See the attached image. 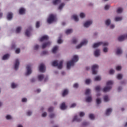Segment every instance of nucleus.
<instances>
[{
	"mask_svg": "<svg viewBox=\"0 0 127 127\" xmlns=\"http://www.w3.org/2000/svg\"><path fill=\"white\" fill-rule=\"evenodd\" d=\"M79 87V84H78V83H75L73 85V88H75L76 89H77V88H78Z\"/></svg>",
	"mask_w": 127,
	"mask_h": 127,
	"instance_id": "3c124183",
	"label": "nucleus"
},
{
	"mask_svg": "<svg viewBox=\"0 0 127 127\" xmlns=\"http://www.w3.org/2000/svg\"><path fill=\"white\" fill-rule=\"evenodd\" d=\"M110 28H111V29H113V28H115V25H114V24H111V25H110Z\"/></svg>",
	"mask_w": 127,
	"mask_h": 127,
	"instance_id": "338daca9",
	"label": "nucleus"
},
{
	"mask_svg": "<svg viewBox=\"0 0 127 127\" xmlns=\"http://www.w3.org/2000/svg\"><path fill=\"white\" fill-rule=\"evenodd\" d=\"M101 103H102L101 99L97 98L96 99V103L97 104V105H100V104H101Z\"/></svg>",
	"mask_w": 127,
	"mask_h": 127,
	"instance_id": "a19ab883",
	"label": "nucleus"
},
{
	"mask_svg": "<svg viewBox=\"0 0 127 127\" xmlns=\"http://www.w3.org/2000/svg\"><path fill=\"white\" fill-rule=\"evenodd\" d=\"M12 15L13 14L11 12H8L7 14V19L8 20H11V19H12Z\"/></svg>",
	"mask_w": 127,
	"mask_h": 127,
	"instance_id": "ddd939ff",
	"label": "nucleus"
},
{
	"mask_svg": "<svg viewBox=\"0 0 127 127\" xmlns=\"http://www.w3.org/2000/svg\"><path fill=\"white\" fill-rule=\"evenodd\" d=\"M31 65H30V64H28L27 65V72L26 73V75L28 76V75H30V74L32 73V71H31Z\"/></svg>",
	"mask_w": 127,
	"mask_h": 127,
	"instance_id": "1a4fd4ad",
	"label": "nucleus"
},
{
	"mask_svg": "<svg viewBox=\"0 0 127 127\" xmlns=\"http://www.w3.org/2000/svg\"><path fill=\"white\" fill-rule=\"evenodd\" d=\"M6 120H11V116L10 115H7L6 117Z\"/></svg>",
	"mask_w": 127,
	"mask_h": 127,
	"instance_id": "5fc2aeb1",
	"label": "nucleus"
},
{
	"mask_svg": "<svg viewBox=\"0 0 127 127\" xmlns=\"http://www.w3.org/2000/svg\"><path fill=\"white\" fill-rule=\"evenodd\" d=\"M105 23H106V25H107V26L110 25V24H111V20H110L109 19L106 20L105 21Z\"/></svg>",
	"mask_w": 127,
	"mask_h": 127,
	"instance_id": "2f4dec72",
	"label": "nucleus"
},
{
	"mask_svg": "<svg viewBox=\"0 0 127 127\" xmlns=\"http://www.w3.org/2000/svg\"><path fill=\"white\" fill-rule=\"evenodd\" d=\"M47 116V113L46 112H44V113L42 114V116L44 118Z\"/></svg>",
	"mask_w": 127,
	"mask_h": 127,
	"instance_id": "bf43d9fd",
	"label": "nucleus"
},
{
	"mask_svg": "<svg viewBox=\"0 0 127 127\" xmlns=\"http://www.w3.org/2000/svg\"><path fill=\"white\" fill-rule=\"evenodd\" d=\"M40 26V22L39 21H37L36 23V27L38 28Z\"/></svg>",
	"mask_w": 127,
	"mask_h": 127,
	"instance_id": "c03bdc74",
	"label": "nucleus"
},
{
	"mask_svg": "<svg viewBox=\"0 0 127 127\" xmlns=\"http://www.w3.org/2000/svg\"><path fill=\"white\" fill-rule=\"evenodd\" d=\"M94 55L95 57H99L100 55V50L97 49L94 52Z\"/></svg>",
	"mask_w": 127,
	"mask_h": 127,
	"instance_id": "a211bd4d",
	"label": "nucleus"
},
{
	"mask_svg": "<svg viewBox=\"0 0 127 127\" xmlns=\"http://www.w3.org/2000/svg\"><path fill=\"white\" fill-rule=\"evenodd\" d=\"M89 119L91 120H94L95 119V116L94 114H90L89 116Z\"/></svg>",
	"mask_w": 127,
	"mask_h": 127,
	"instance_id": "473e14b6",
	"label": "nucleus"
},
{
	"mask_svg": "<svg viewBox=\"0 0 127 127\" xmlns=\"http://www.w3.org/2000/svg\"><path fill=\"white\" fill-rule=\"evenodd\" d=\"M86 102L87 103H90V102H92V97L89 96L86 98Z\"/></svg>",
	"mask_w": 127,
	"mask_h": 127,
	"instance_id": "bb28decb",
	"label": "nucleus"
},
{
	"mask_svg": "<svg viewBox=\"0 0 127 127\" xmlns=\"http://www.w3.org/2000/svg\"><path fill=\"white\" fill-rule=\"evenodd\" d=\"M54 110L53 107H50L48 109V112H49L50 113L52 112Z\"/></svg>",
	"mask_w": 127,
	"mask_h": 127,
	"instance_id": "6e6d98bb",
	"label": "nucleus"
},
{
	"mask_svg": "<svg viewBox=\"0 0 127 127\" xmlns=\"http://www.w3.org/2000/svg\"><path fill=\"white\" fill-rule=\"evenodd\" d=\"M38 79L39 81H41L43 79H44V75L43 74H40L38 76Z\"/></svg>",
	"mask_w": 127,
	"mask_h": 127,
	"instance_id": "aec40b11",
	"label": "nucleus"
},
{
	"mask_svg": "<svg viewBox=\"0 0 127 127\" xmlns=\"http://www.w3.org/2000/svg\"><path fill=\"white\" fill-rule=\"evenodd\" d=\"M117 12L118 13H122V12H123V8H118Z\"/></svg>",
	"mask_w": 127,
	"mask_h": 127,
	"instance_id": "c9c22d12",
	"label": "nucleus"
},
{
	"mask_svg": "<svg viewBox=\"0 0 127 127\" xmlns=\"http://www.w3.org/2000/svg\"><path fill=\"white\" fill-rule=\"evenodd\" d=\"M72 43L73 44H76V43H77V39L76 38H73Z\"/></svg>",
	"mask_w": 127,
	"mask_h": 127,
	"instance_id": "37998d69",
	"label": "nucleus"
},
{
	"mask_svg": "<svg viewBox=\"0 0 127 127\" xmlns=\"http://www.w3.org/2000/svg\"><path fill=\"white\" fill-rule=\"evenodd\" d=\"M21 30V27H17V28L16 29V33H19V32H20Z\"/></svg>",
	"mask_w": 127,
	"mask_h": 127,
	"instance_id": "72a5a7b5",
	"label": "nucleus"
},
{
	"mask_svg": "<svg viewBox=\"0 0 127 127\" xmlns=\"http://www.w3.org/2000/svg\"><path fill=\"white\" fill-rule=\"evenodd\" d=\"M122 53H123V51H122V50H121V49L120 48H118L116 52V54L117 55H120V54H122Z\"/></svg>",
	"mask_w": 127,
	"mask_h": 127,
	"instance_id": "a878e982",
	"label": "nucleus"
},
{
	"mask_svg": "<svg viewBox=\"0 0 127 127\" xmlns=\"http://www.w3.org/2000/svg\"><path fill=\"white\" fill-rule=\"evenodd\" d=\"M39 48V46L38 45H36L34 47V50H37Z\"/></svg>",
	"mask_w": 127,
	"mask_h": 127,
	"instance_id": "13d9d810",
	"label": "nucleus"
},
{
	"mask_svg": "<svg viewBox=\"0 0 127 127\" xmlns=\"http://www.w3.org/2000/svg\"><path fill=\"white\" fill-rule=\"evenodd\" d=\"M76 106V104L75 103H73L71 105L70 108H75Z\"/></svg>",
	"mask_w": 127,
	"mask_h": 127,
	"instance_id": "052dcab7",
	"label": "nucleus"
},
{
	"mask_svg": "<svg viewBox=\"0 0 127 127\" xmlns=\"http://www.w3.org/2000/svg\"><path fill=\"white\" fill-rule=\"evenodd\" d=\"M32 30V28L31 27L28 29H27L25 32V35H26V36H28V37L30 36V32Z\"/></svg>",
	"mask_w": 127,
	"mask_h": 127,
	"instance_id": "f8f14e48",
	"label": "nucleus"
},
{
	"mask_svg": "<svg viewBox=\"0 0 127 127\" xmlns=\"http://www.w3.org/2000/svg\"><path fill=\"white\" fill-rule=\"evenodd\" d=\"M113 83V81H108L106 83L107 87H104L102 89L103 92L106 93V92H109V91H110V90L112 89V85Z\"/></svg>",
	"mask_w": 127,
	"mask_h": 127,
	"instance_id": "f03ea898",
	"label": "nucleus"
},
{
	"mask_svg": "<svg viewBox=\"0 0 127 127\" xmlns=\"http://www.w3.org/2000/svg\"><path fill=\"white\" fill-rule=\"evenodd\" d=\"M61 2V0H54L53 1V4L55 5L56 4H58V3H60Z\"/></svg>",
	"mask_w": 127,
	"mask_h": 127,
	"instance_id": "4be33fe9",
	"label": "nucleus"
},
{
	"mask_svg": "<svg viewBox=\"0 0 127 127\" xmlns=\"http://www.w3.org/2000/svg\"><path fill=\"white\" fill-rule=\"evenodd\" d=\"M49 38L47 36L45 35V36H42V37L40 39V41H41V42H42V41H44V40H48Z\"/></svg>",
	"mask_w": 127,
	"mask_h": 127,
	"instance_id": "2eb2a0df",
	"label": "nucleus"
},
{
	"mask_svg": "<svg viewBox=\"0 0 127 127\" xmlns=\"http://www.w3.org/2000/svg\"><path fill=\"white\" fill-rule=\"evenodd\" d=\"M66 95H68V90L64 89L63 93L62 96H63V97H65V96H66Z\"/></svg>",
	"mask_w": 127,
	"mask_h": 127,
	"instance_id": "393cba45",
	"label": "nucleus"
},
{
	"mask_svg": "<svg viewBox=\"0 0 127 127\" xmlns=\"http://www.w3.org/2000/svg\"><path fill=\"white\" fill-rule=\"evenodd\" d=\"M88 43V41L86 39L83 40V41L80 43V44L76 46L77 49L81 48L83 45H86Z\"/></svg>",
	"mask_w": 127,
	"mask_h": 127,
	"instance_id": "6e6552de",
	"label": "nucleus"
},
{
	"mask_svg": "<svg viewBox=\"0 0 127 127\" xmlns=\"http://www.w3.org/2000/svg\"><path fill=\"white\" fill-rule=\"evenodd\" d=\"M104 100L105 102H109V97L107 95L105 96L104 97Z\"/></svg>",
	"mask_w": 127,
	"mask_h": 127,
	"instance_id": "58836bf2",
	"label": "nucleus"
},
{
	"mask_svg": "<svg viewBox=\"0 0 127 127\" xmlns=\"http://www.w3.org/2000/svg\"><path fill=\"white\" fill-rule=\"evenodd\" d=\"M114 73H115V70L114 69H111L109 71V73L112 74H114Z\"/></svg>",
	"mask_w": 127,
	"mask_h": 127,
	"instance_id": "4d7b16f0",
	"label": "nucleus"
},
{
	"mask_svg": "<svg viewBox=\"0 0 127 127\" xmlns=\"http://www.w3.org/2000/svg\"><path fill=\"white\" fill-rule=\"evenodd\" d=\"M54 117H55V115L54 114H52L50 115V118L51 119L54 118Z\"/></svg>",
	"mask_w": 127,
	"mask_h": 127,
	"instance_id": "e2e57ef3",
	"label": "nucleus"
},
{
	"mask_svg": "<svg viewBox=\"0 0 127 127\" xmlns=\"http://www.w3.org/2000/svg\"><path fill=\"white\" fill-rule=\"evenodd\" d=\"M117 79H118V80L123 79V75L121 74H118L117 75Z\"/></svg>",
	"mask_w": 127,
	"mask_h": 127,
	"instance_id": "e433bc0d",
	"label": "nucleus"
},
{
	"mask_svg": "<svg viewBox=\"0 0 127 127\" xmlns=\"http://www.w3.org/2000/svg\"><path fill=\"white\" fill-rule=\"evenodd\" d=\"M55 20H56V16L53 14H51L49 15L47 19V22L48 23H52Z\"/></svg>",
	"mask_w": 127,
	"mask_h": 127,
	"instance_id": "20e7f679",
	"label": "nucleus"
},
{
	"mask_svg": "<svg viewBox=\"0 0 127 127\" xmlns=\"http://www.w3.org/2000/svg\"><path fill=\"white\" fill-rule=\"evenodd\" d=\"M27 101V99L26 98H24L22 99V102L23 103H25V102Z\"/></svg>",
	"mask_w": 127,
	"mask_h": 127,
	"instance_id": "680f3d73",
	"label": "nucleus"
},
{
	"mask_svg": "<svg viewBox=\"0 0 127 127\" xmlns=\"http://www.w3.org/2000/svg\"><path fill=\"white\" fill-rule=\"evenodd\" d=\"M113 111V110L111 108H109L106 110V116H110V115H111V113H112V111Z\"/></svg>",
	"mask_w": 127,
	"mask_h": 127,
	"instance_id": "f3484780",
	"label": "nucleus"
},
{
	"mask_svg": "<svg viewBox=\"0 0 127 127\" xmlns=\"http://www.w3.org/2000/svg\"><path fill=\"white\" fill-rule=\"evenodd\" d=\"M72 18L75 20V21H79V19L78 18V16L76 15H73L72 16Z\"/></svg>",
	"mask_w": 127,
	"mask_h": 127,
	"instance_id": "b1692460",
	"label": "nucleus"
},
{
	"mask_svg": "<svg viewBox=\"0 0 127 127\" xmlns=\"http://www.w3.org/2000/svg\"><path fill=\"white\" fill-rule=\"evenodd\" d=\"M103 51H104V52H108V49H107V48H104L103 49Z\"/></svg>",
	"mask_w": 127,
	"mask_h": 127,
	"instance_id": "69168bd1",
	"label": "nucleus"
},
{
	"mask_svg": "<svg viewBox=\"0 0 127 127\" xmlns=\"http://www.w3.org/2000/svg\"><path fill=\"white\" fill-rule=\"evenodd\" d=\"M123 19V17H116L115 18V21H121Z\"/></svg>",
	"mask_w": 127,
	"mask_h": 127,
	"instance_id": "7c9ffc66",
	"label": "nucleus"
},
{
	"mask_svg": "<svg viewBox=\"0 0 127 127\" xmlns=\"http://www.w3.org/2000/svg\"><path fill=\"white\" fill-rule=\"evenodd\" d=\"M91 93V90L89 89H86L85 91V95H88Z\"/></svg>",
	"mask_w": 127,
	"mask_h": 127,
	"instance_id": "f704fd0d",
	"label": "nucleus"
},
{
	"mask_svg": "<svg viewBox=\"0 0 127 127\" xmlns=\"http://www.w3.org/2000/svg\"><path fill=\"white\" fill-rule=\"evenodd\" d=\"M31 114H32V112H31L30 111H28L27 112V116H31Z\"/></svg>",
	"mask_w": 127,
	"mask_h": 127,
	"instance_id": "0e129e2a",
	"label": "nucleus"
},
{
	"mask_svg": "<svg viewBox=\"0 0 127 127\" xmlns=\"http://www.w3.org/2000/svg\"><path fill=\"white\" fill-rule=\"evenodd\" d=\"M60 109L61 110H66V109H67V107L66 106V105H65V103L63 102L60 106Z\"/></svg>",
	"mask_w": 127,
	"mask_h": 127,
	"instance_id": "dca6fc26",
	"label": "nucleus"
},
{
	"mask_svg": "<svg viewBox=\"0 0 127 127\" xmlns=\"http://www.w3.org/2000/svg\"><path fill=\"white\" fill-rule=\"evenodd\" d=\"M12 89H15L17 87V84H15L14 83H12L11 85Z\"/></svg>",
	"mask_w": 127,
	"mask_h": 127,
	"instance_id": "c756f323",
	"label": "nucleus"
},
{
	"mask_svg": "<svg viewBox=\"0 0 127 127\" xmlns=\"http://www.w3.org/2000/svg\"><path fill=\"white\" fill-rule=\"evenodd\" d=\"M81 119H78V117L77 116H74L73 119L72 120V122H81Z\"/></svg>",
	"mask_w": 127,
	"mask_h": 127,
	"instance_id": "6ab92c4d",
	"label": "nucleus"
},
{
	"mask_svg": "<svg viewBox=\"0 0 127 127\" xmlns=\"http://www.w3.org/2000/svg\"><path fill=\"white\" fill-rule=\"evenodd\" d=\"M46 68L45 67V65L43 64H40V66L39 67V69L40 72H41L42 73H44L45 72V69Z\"/></svg>",
	"mask_w": 127,
	"mask_h": 127,
	"instance_id": "0eeeda50",
	"label": "nucleus"
},
{
	"mask_svg": "<svg viewBox=\"0 0 127 127\" xmlns=\"http://www.w3.org/2000/svg\"><path fill=\"white\" fill-rule=\"evenodd\" d=\"M15 53H16L17 54H19V53H20V49H17L15 50Z\"/></svg>",
	"mask_w": 127,
	"mask_h": 127,
	"instance_id": "09e8293b",
	"label": "nucleus"
},
{
	"mask_svg": "<svg viewBox=\"0 0 127 127\" xmlns=\"http://www.w3.org/2000/svg\"><path fill=\"white\" fill-rule=\"evenodd\" d=\"M63 42V41H62V40L61 39H59L58 40V43L59 44H61V43H62Z\"/></svg>",
	"mask_w": 127,
	"mask_h": 127,
	"instance_id": "8fccbe9b",
	"label": "nucleus"
},
{
	"mask_svg": "<svg viewBox=\"0 0 127 127\" xmlns=\"http://www.w3.org/2000/svg\"><path fill=\"white\" fill-rule=\"evenodd\" d=\"M95 81H101V77L99 76H97L94 78Z\"/></svg>",
	"mask_w": 127,
	"mask_h": 127,
	"instance_id": "4c0bfd02",
	"label": "nucleus"
},
{
	"mask_svg": "<svg viewBox=\"0 0 127 127\" xmlns=\"http://www.w3.org/2000/svg\"><path fill=\"white\" fill-rule=\"evenodd\" d=\"M103 45V46H108L109 45V43L108 42H100L94 44L93 47V48H97V47H99V46H100V45Z\"/></svg>",
	"mask_w": 127,
	"mask_h": 127,
	"instance_id": "39448f33",
	"label": "nucleus"
},
{
	"mask_svg": "<svg viewBox=\"0 0 127 127\" xmlns=\"http://www.w3.org/2000/svg\"><path fill=\"white\" fill-rule=\"evenodd\" d=\"M50 44H51V43H50V42H48L47 43H44L42 46V49H44V48H46L47 46H50Z\"/></svg>",
	"mask_w": 127,
	"mask_h": 127,
	"instance_id": "4468645a",
	"label": "nucleus"
},
{
	"mask_svg": "<svg viewBox=\"0 0 127 127\" xmlns=\"http://www.w3.org/2000/svg\"><path fill=\"white\" fill-rule=\"evenodd\" d=\"M109 8H110V5H106L105 6V9L106 10H108V9H109Z\"/></svg>",
	"mask_w": 127,
	"mask_h": 127,
	"instance_id": "864d4df0",
	"label": "nucleus"
},
{
	"mask_svg": "<svg viewBox=\"0 0 127 127\" xmlns=\"http://www.w3.org/2000/svg\"><path fill=\"white\" fill-rule=\"evenodd\" d=\"M57 50H58V46H56L52 49L53 53H56V51H57Z\"/></svg>",
	"mask_w": 127,
	"mask_h": 127,
	"instance_id": "5701e85b",
	"label": "nucleus"
},
{
	"mask_svg": "<svg viewBox=\"0 0 127 127\" xmlns=\"http://www.w3.org/2000/svg\"><path fill=\"white\" fill-rule=\"evenodd\" d=\"M79 61V57L77 55L73 56L71 61L68 62L67 63V69H70L71 66H74V64L76 63V62H78Z\"/></svg>",
	"mask_w": 127,
	"mask_h": 127,
	"instance_id": "f257e3e1",
	"label": "nucleus"
},
{
	"mask_svg": "<svg viewBox=\"0 0 127 127\" xmlns=\"http://www.w3.org/2000/svg\"><path fill=\"white\" fill-rule=\"evenodd\" d=\"M80 117H84L85 116V113L84 112H80L79 113Z\"/></svg>",
	"mask_w": 127,
	"mask_h": 127,
	"instance_id": "603ef678",
	"label": "nucleus"
},
{
	"mask_svg": "<svg viewBox=\"0 0 127 127\" xmlns=\"http://www.w3.org/2000/svg\"><path fill=\"white\" fill-rule=\"evenodd\" d=\"M19 13L20 14H23L25 13V9L23 8H21L19 10Z\"/></svg>",
	"mask_w": 127,
	"mask_h": 127,
	"instance_id": "412c9836",
	"label": "nucleus"
},
{
	"mask_svg": "<svg viewBox=\"0 0 127 127\" xmlns=\"http://www.w3.org/2000/svg\"><path fill=\"white\" fill-rule=\"evenodd\" d=\"M64 5H65V4H64V3H62V4H61L59 7V9H62Z\"/></svg>",
	"mask_w": 127,
	"mask_h": 127,
	"instance_id": "ea45409f",
	"label": "nucleus"
},
{
	"mask_svg": "<svg viewBox=\"0 0 127 127\" xmlns=\"http://www.w3.org/2000/svg\"><path fill=\"white\" fill-rule=\"evenodd\" d=\"M90 83H91V79H87L85 80V84H86L87 85H89Z\"/></svg>",
	"mask_w": 127,
	"mask_h": 127,
	"instance_id": "79ce46f5",
	"label": "nucleus"
},
{
	"mask_svg": "<svg viewBox=\"0 0 127 127\" xmlns=\"http://www.w3.org/2000/svg\"><path fill=\"white\" fill-rule=\"evenodd\" d=\"M9 57V54H6L4 55L2 57V60H6V59H7Z\"/></svg>",
	"mask_w": 127,
	"mask_h": 127,
	"instance_id": "c85d7f7f",
	"label": "nucleus"
},
{
	"mask_svg": "<svg viewBox=\"0 0 127 127\" xmlns=\"http://www.w3.org/2000/svg\"><path fill=\"white\" fill-rule=\"evenodd\" d=\"M98 68H99V65H98L97 64H94L92 65V74H93V75H96V74H97V71H96V70H97V69H98Z\"/></svg>",
	"mask_w": 127,
	"mask_h": 127,
	"instance_id": "423d86ee",
	"label": "nucleus"
},
{
	"mask_svg": "<svg viewBox=\"0 0 127 127\" xmlns=\"http://www.w3.org/2000/svg\"><path fill=\"white\" fill-rule=\"evenodd\" d=\"M88 123L87 122H83V126H88Z\"/></svg>",
	"mask_w": 127,
	"mask_h": 127,
	"instance_id": "774afa93",
	"label": "nucleus"
},
{
	"mask_svg": "<svg viewBox=\"0 0 127 127\" xmlns=\"http://www.w3.org/2000/svg\"><path fill=\"white\" fill-rule=\"evenodd\" d=\"M100 90H101V87L98 86L95 87V91L99 92V91H100Z\"/></svg>",
	"mask_w": 127,
	"mask_h": 127,
	"instance_id": "a18cd8bd",
	"label": "nucleus"
},
{
	"mask_svg": "<svg viewBox=\"0 0 127 127\" xmlns=\"http://www.w3.org/2000/svg\"><path fill=\"white\" fill-rule=\"evenodd\" d=\"M73 32V30L69 29H67L65 31L66 34H70V33H72Z\"/></svg>",
	"mask_w": 127,
	"mask_h": 127,
	"instance_id": "cd10ccee",
	"label": "nucleus"
},
{
	"mask_svg": "<svg viewBox=\"0 0 127 127\" xmlns=\"http://www.w3.org/2000/svg\"><path fill=\"white\" fill-rule=\"evenodd\" d=\"M52 66L58 67V69H62L63 67V61H60L59 63L57 61H54L52 64Z\"/></svg>",
	"mask_w": 127,
	"mask_h": 127,
	"instance_id": "7ed1b4c3",
	"label": "nucleus"
},
{
	"mask_svg": "<svg viewBox=\"0 0 127 127\" xmlns=\"http://www.w3.org/2000/svg\"><path fill=\"white\" fill-rule=\"evenodd\" d=\"M122 69V66H118L117 67H116V70L117 71H121V70Z\"/></svg>",
	"mask_w": 127,
	"mask_h": 127,
	"instance_id": "de8ad7c7",
	"label": "nucleus"
},
{
	"mask_svg": "<svg viewBox=\"0 0 127 127\" xmlns=\"http://www.w3.org/2000/svg\"><path fill=\"white\" fill-rule=\"evenodd\" d=\"M80 17L81 18H84V17H85V14L84 13H80Z\"/></svg>",
	"mask_w": 127,
	"mask_h": 127,
	"instance_id": "49530a36",
	"label": "nucleus"
},
{
	"mask_svg": "<svg viewBox=\"0 0 127 127\" xmlns=\"http://www.w3.org/2000/svg\"><path fill=\"white\" fill-rule=\"evenodd\" d=\"M92 23H93L92 21H87L85 23H84V27H89V26L91 25V24H92Z\"/></svg>",
	"mask_w": 127,
	"mask_h": 127,
	"instance_id": "9b49d317",
	"label": "nucleus"
},
{
	"mask_svg": "<svg viewBox=\"0 0 127 127\" xmlns=\"http://www.w3.org/2000/svg\"><path fill=\"white\" fill-rule=\"evenodd\" d=\"M19 66V61L18 59L15 60V63L14 64L15 70H17L18 69V66Z\"/></svg>",
	"mask_w": 127,
	"mask_h": 127,
	"instance_id": "9d476101",
	"label": "nucleus"
}]
</instances>
